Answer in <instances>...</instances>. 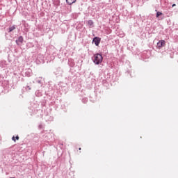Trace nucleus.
<instances>
[{
  "mask_svg": "<svg viewBox=\"0 0 178 178\" xmlns=\"http://www.w3.org/2000/svg\"><path fill=\"white\" fill-rule=\"evenodd\" d=\"M88 24L89 26H92V24H94V22H92V20H89L88 21Z\"/></svg>",
  "mask_w": 178,
  "mask_h": 178,
  "instance_id": "obj_8",
  "label": "nucleus"
},
{
  "mask_svg": "<svg viewBox=\"0 0 178 178\" xmlns=\"http://www.w3.org/2000/svg\"><path fill=\"white\" fill-rule=\"evenodd\" d=\"M23 41H24L23 37L20 36L18 38V40H16V44L17 45H21V44H23Z\"/></svg>",
  "mask_w": 178,
  "mask_h": 178,
  "instance_id": "obj_4",
  "label": "nucleus"
},
{
  "mask_svg": "<svg viewBox=\"0 0 178 178\" xmlns=\"http://www.w3.org/2000/svg\"><path fill=\"white\" fill-rule=\"evenodd\" d=\"M103 60L104 58L102 57V55L99 54H96L93 56V62L95 63V65H99V63H102Z\"/></svg>",
  "mask_w": 178,
  "mask_h": 178,
  "instance_id": "obj_1",
  "label": "nucleus"
},
{
  "mask_svg": "<svg viewBox=\"0 0 178 178\" xmlns=\"http://www.w3.org/2000/svg\"><path fill=\"white\" fill-rule=\"evenodd\" d=\"M166 44V42L163 40H159V42L157 43V47L159 49L162 48V47H165Z\"/></svg>",
  "mask_w": 178,
  "mask_h": 178,
  "instance_id": "obj_2",
  "label": "nucleus"
},
{
  "mask_svg": "<svg viewBox=\"0 0 178 178\" xmlns=\"http://www.w3.org/2000/svg\"><path fill=\"white\" fill-rule=\"evenodd\" d=\"M162 15V13L161 12H157L156 13V17H159V16H161Z\"/></svg>",
  "mask_w": 178,
  "mask_h": 178,
  "instance_id": "obj_9",
  "label": "nucleus"
},
{
  "mask_svg": "<svg viewBox=\"0 0 178 178\" xmlns=\"http://www.w3.org/2000/svg\"><path fill=\"white\" fill-rule=\"evenodd\" d=\"M79 151H81V147H79Z\"/></svg>",
  "mask_w": 178,
  "mask_h": 178,
  "instance_id": "obj_11",
  "label": "nucleus"
},
{
  "mask_svg": "<svg viewBox=\"0 0 178 178\" xmlns=\"http://www.w3.org/2000/svg\"><path fill=\"white\" fill-rule=\"evenodd\" d=\"M93 42L95 44V45L97 47H98V45H99V42H101V38H98V37H95L93 39Z\"/></svg>",
  "mask_w": 178,
  "mask_h": 178,
  "instance_id": "obj_3",
  "label": "nucleus"
},
{
  "mask_svg": "<svg viewBox=\"0 0 178 178\" xmlns=\"http://www.w3.org/2000/svg\"><path fill=\"white\" fill-rule=\"evenodd\" d=\"M19 136H17L16 137L13 136L12 140L14 143H16V140H19Z\"/></svg>",
  "mask_w": 178,
  "mask_h": 178,
  "instance_id": "obj_6",
  "label": "nucleus"
},
{
  "mask_svg": "<svg viewBox=\"0 0 178 178\" xmlns=\"http://www.w3.org/2000/svg\"><path fill=\"white\" fill-rule=\"evenodd\" d=\"M16 29V27L15 26H13L9 28V33H12V31H13V30H15Z\"/></svg>",
  "mask_w": 178,
  "mask_h": 178,
  "instance_id": "obj_7",
  "label": "nucleus"
},
{
  "mask_svg": "<svg viewBox=\"0 0 178 178\" xmlns=\"http://www.w3.org/2000/svg\"><path fill=\"white\" fill-rule=\"evenodd\" d=\"M76 0H66V2L68 5H73V3H75Z\"/></svg>",
  "mask_w": 178,
  "mask_h": 178,
  "instance_id": "obj_5",
  "label": "nucleus"
},
{
  "mask_svg": "<svg viewBox=\"0 0 178 178\" xmlns=\"http://www.w3.org/2000/svg\"><path fill=\"white\" fill-rule=\"evenodd\" d=\"M176 6V4H172V8H175Z\"/></svg>",
  "mask_w": 178,
  "mask_h": 178,
  "instance_id": "obj_10",
  "label": "nucleus"
}]
</instances>
